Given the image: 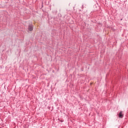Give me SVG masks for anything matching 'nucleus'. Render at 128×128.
<instances>
[{
  "label": "nucleus",
  "instance_id": "3",
  "mask_svg": "<svg viewBox=\"0 0 128 128\" xmlns=\"http://www.w3.org/2000/svg\"><path fill=\"white\" fill-rule=\"evenodd\" d=\"M120 20H122V19H121Z\"/></svg>",
  "mask_w": 128,
  "mask_h": 128
},
{
  "label": "nucleus",
  "instance_id": "2",
  "mask_svg": "<svg viewBox=\"0 0 128 128\" xmlns=\"http://www.w3.org/2000/svg\"><path fill=\"white\" fill-rule=\"evenodd\" d=\"M118 116L120 118H124V115L122 114V112L119 113Z\"/></svg>",
  "mask_w": 128,
  "mask_h": 128
},
{
  "label": "nucleus",
  "instance_id": "1",
  "mask_svg": "<svg viewBox=\"0 0 128 128\" xmlns=\"http://www.w3.org/2000/svg\"><path fill=\"white\" fill-rule=\"evenodd\" d=\"M28 30H30V32L32 31V30H34V26H32V24H30L28 26Z\"/></svg>",
  "mask_w": 128,
  "mask_h": 128
}]
</instances>
